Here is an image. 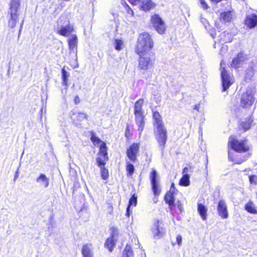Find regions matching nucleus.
<instances>
[{
	"mask_svg": "<svg viewBox=\"0 0 257 257\" xmlns=\"http://www.w3.org/2000/svg\"><path fill=\"white\" fill-rule=\"evenodd\" d=\"M153 45L154 42L150 35L148 33H143L138 37L135 51L138 55L148 53L151 52Z\"/></svg>",
	"mask_w": 257,
	"mask_h": 257,
	"instance_id": "1",
	"label": "nucleus"
},
{
	"mask_svg": "<svg viewBox=\"0 0 257 257\" xmlns=\"http://www.w3.org/2000/svg\"><path fill=\"white\" fill-rule=\"evenodd\" d=\"M140 58L139 59L138 68L140 70H147L152 68L154 64L155 57L152 52L145 53L143 55H139Z\"/></svg>",
	"mask_w": 257,
	"mask_h": 257,
	"instance_id": "2",
	"label": "nucleus"
},
{
	"mask_svg": "<svg viewBox=\"0 0 257 257\" xmlns=\"http://www.w3.org/2000/svg\"><path fill=\"white\" fill-rule=\"evenodd\" d=\"M228 144L232 149L237 152H246L249 150V146L246 140L238 141L234 137L229 138Z\"/></svg>",
	"mask_w": 257,
	"mask_h": 257,
	"instance_id": "3",
	"label": "nucleus"
},
{
	"mask_svg": "<svg viewBox=\"0 0 257 257\" xmlns=\"http://www.w3.org/2000/svg\"><path fill=\"white\" fill-rule=\"evenodd\" d=\"M224 66L225 64L222 61L220 63V70L223 91H226L233 82L232 76L228 74Z\"/></svg>",
	"mask_w": 257,
	"mask_h": 257,
	"instance_id": "4",
	"label": "nucleus"
},
{
	"mask_svg": "<svg viewBox=\"0 0 257 257\" xmlns=\"http://www.w3.org/2000/svg\"><path fill=\"white\" fill-rule=\"evenodd\" d=\"M254 88H250L242 94L241 99V105L243 107H249L252 105L255 101Z\"/></svg>",
	"mask_w": 257,
	"mask_h": 257,
	"instance_id": "5",
	"label": "nucleus"
},
{
	"mask_svg": "<svg viewBox=\"0 0 257 257\" xmlns=\"http://www.w3.org/2000/svg\"><path fill=\"white\" fill-rule=\"evenodd\" d=\"M151 24L158 33L163 34L166 31L165 23L159 15L155 14L153 15L151 19Z\"/></svg>",
	"mask_w": 257,
	"mask_h": 257,
	"instance_id": "6",
	"label": "nucleus"
},
{
	"mask_svg": "<svg viewBox=\"0 0 257 257\" xmlns=\"http://www.w3.org/2000/svg\"><path fill=\"white\" fill-rule=\"evenodd\" d=\"M156 139L159 144V148L163 151L165 148L167 140V130L164 127L157 128Z\"/></svg>",
	"mask_w": 257,
	"mask_h": 257,
	"instance_id": "7",
	"label": "nucleus"
},
{
	"mask_svg": "<svg viewBox=\"0 0 257 257\" xmlns=\"http://www.w3.org/2000/svg\"><path fill=\"white\" fill-rule=\"evenodd\" d=\"M107 160L108 157L106 144L105 143H102V144L100 145V150L98 153V157L96 160L97 164L99 167H101V166H104Z\"/></svg>",
	"mask_w": 257,
	"mask_h": 257,
	"instance_id": "8",
	"label": "nucleus"
},
{
	"mask_svg": "<svg viewBox=\"0 0 257 257\" xmlns=\"http://www.w3.org/2000/svg\"><path fill=\"white\" fill-rule=\"evenodd\" d=\"M111 230V235L106 239L104 244L105 247H106L110 252L112 251L113 248L115 245L118 235V231L115 228H112Z\"/></svg>",
	"mask_w": 257,
	"mask_h": 257,
	"instance_id": "9",
	"label": "nucleus"
},
{
	"mask_svg": "<svg viewBox=\"0 0 257 257\" xmlns=\"http://www.w3.org/2000/svg\"><path fill=\"white\" fill-rule=\"evenodd\" d=\"M157 176L158 174L156 170L153 169L152 172L150 174V178L152 186V189L155 195H159L161 192V190L157 181Z\"/></svg>",
	"mask_w": 257,
	"mask_h": 257,
	"instance_id": "10",
	"label": "nucleus"
},
{
	"mask_svg": "<svg viewBox=\"0 0 257 257\" xmlns=\"http://www.w3.org/2000/svg\"><path fill=\"white\" fill-rule=\"evenodd\" d=\"M152 231L155 237L160 238L165 233V229L162 226V222L157 220L152 228Z\"/></svg>",
	"mask_w": 257,
	"mask_h": 257,
	"instance_id": "11",
	"label": "nucleus"
},
{
	"mask_svg": "<svg viewBox=\"0 0 257 257\" xmlns=\"http://www.w3.org/2000/svg\"><path fill=\"white\" fill-rule=\"evenodd\" d=\"M217 212L218 215L222 219H227L228 217L227 205L225 202L223 200H220L217 206Z\"/></svg>",
	"mask_w": 257,
	"mask_h": 257,
	"instance_id": "12",
	"label": "nucleus"
},
{
	"mask_svg": "<svg viewBox=\"0 0 257 257\" xmlns=\"http://www.w3.org/2000/svg\"><path fill=\"white\" fill-rule=\"evenodd\" d=\"M88 115L83 112H73L71 115V118L73 120V123L77 125H80L82 120L87 119Z\"/></svg>",
	"mask_w": 257,
	"mask_h": 257,
	"instance_id": "13",
	"label": "nucleus"
},
{
	"mask_svg": "<svg viewBox=\"0 0 257 257\" xmlns=\"http://www.w3.org/2000/svg\"><path fill=\"white\" fill-rule=\"evenodd\" d=\"M246 59V56L243 53H239L238 54L237 57L233 59L231 66L235 69L240 68L244 64Z\"/></svg>",
	"mask_w": 257,
	"mask_h": 257,
	"instance_id": "14",
	"label": "nucleus"
},
{
	"mask_svg": "<svg viewBox=\"0 0 257 257\" xmlns=\"http://www.w3.org/2000/svg\"><path fill=\"white\" fill-rule=\"evenodd\" d=\"M139 145L134 143L127 150V156L132 161L136 160V156L139 151Z\"/></svg>",
	"mask_w": 257,
	"mask_h": 257,
	"instance_id": "15",
	"label": "nucleus"
},
{
	"mask_svg": "<svg viewBox=\"0 0 257 257\" xmlns=\"http://www.w3.org/2000/svg\"><path fill=\"white\" fill-rule=\"evenodd\" d=\"M36 181L39 186L43 188H47L50 184V179L43 173L39 175L36 178Z\"/></svg>",
	"mask_w": 257,
	"mask_h": 257,
	"instance_id": "16",
	"label": "nucleus"
},
{
	"mask_svg": "<svg viewBox=\"0 0 257 257\" xmlns=\"http://www.w3.org/2000/svg\"><path fill=\"white\" fill-rule=\"evenodd\" d=\"M135 115L136 123L138 126V131L139 132V135L141 136L145 126V116L143 113L135 114Z\"/></svg>",
	"mask_w": 257,
	"mask_h": 257,
	"instance_id": "17",
	"label": "nucleus"
},
{
	"mask_svg": "<svg viewBox=\"0 0 257 257\" xmlns=\"http://www.w3.org/2000/svg\"><path fill=\"white\" fill-rule=\"evenodd\" d=\"M244 24L249 28H253L257 25V16L255 14H248L244 21Z\"/></svg>",
	"mask_w": 257,
	"mask_h": 257,
	"instance_id": "18",
	"label": "nucleus"
},
{
	"mask_svg": "<svg viewBox=\"0 0 257 257\" xmlns=\"http://www.w3.org/2000/svg\"><path fill=\"white\" fill-rule=\"evenodd\" d=\"M77 37L76 35H71L68 39V45L70 51L74 53L77 52Z\"/></svg>",
	"mask_w": 257,
	"mask_h": 257,
	"instance_id": "19",
	"label": "nucleus"
},
{
	"mask_svg": "<svg viewBox=\"0 0 257 257\" xmlns=\"http://www.w3.org/2000/svg\"><path fill=\"white\" fill-rule=\"evenodd\" d=\"M174 184L173 183L172 184V187H174ZM165 201L169 204L170 208L172 210L174 207L175 206L174 204V196L173 194V192L172 191V188H171L169 192H167L165 196Z\"/></svg>",
	"mask_w": 257,
	"mask_h": 257,
	"instance_id": "20",
	"label": "nucleus"
},
{
	"mask_svg": "<svg viewBox=\"0 0 257 257\" xmlns=\"http://www.w3.org/2000/svg\"><path fill=\"white\" fill-rule=\"evenodd\" d=\"M81 253L83 257H94L92 244L86 243L82 247Z\"/></svg>",
	"mask_w": 257,
	"mask_h": 257,
	"instance_id": "21",
	"label": "nucleus"
},
{
	"mask_svg": "<svg viewBox=\"0 0 257 257\" xmlns=\"http://www.w3.org/2000/svg\"><path fill=\"white\" fill-rule=\"evenodd\" d=\"M9 13L10 14V19L9 20L8 25L11 28H14L19 21V15L16 12L9 11Z\"/></svg>",
	"mask_w": 257,
	"mask_h": 257,
	"instance_id": "22",
	"label": "nucleus"
},
{
	"mask_svg": "<svg viewBox=\"0 0 257 257\" xmlns=\"http://www.w3.org/2000/svg\"><path fill=\"white\" fill-rule=\"evenodd\" d=\"M141 8L144 11H150L156 6V4L151 0H142Z\"/></svg>",
	"mask_w": 257,
	"mask_h": 257,
	"instance_id": "23",
	"label": "nucleus"
},
{
	"mask_svg": "<svg viewBox=\"0 0 257 257\" xmlns=\"http://www.w3.org/2000/svg\"><path fill=\"white\" fill-rule=\"evenodd\" d=\"M74 31L73 27L69 25V23L65 26L61 27L58 30V33L61 36H66L67 34L71 33Z\"/></svg>",
	"mask_w": 257,
	"mask_h": 257,
	"instance_id": "24",
	"label": "nucleus"
},
{
	"mask_svg": "<svg viewBox=\"0 0 257 257\" xmlns=\"http://www.w3.org/2000/svg\"><path fill=\"white\" fill-rule=\"evenodd\" d=\"M232 12L231 11L224 12L220 15L219 20L222 23L230 22L232 18Z\"/></svg>",
	"mask_w": 257,
	"mask_h": 257,
	"instance_id": "25",
	"label": "nucleus"
},
{
	"mask_svg": "<svg viewBox=\"0 0 257 257\" xmlns=\"http://www.w3.org/2000/svg\"><path fill=\"white\" fill-rule=\"evenodd\" d=\"M153 118L154 119V125L157 128L164 127L162 120L159 112H154Z\"/></svg>",
	"mask_w": 257,
	"mask_h": 257,
	"instance_id": "26",
	"label": "nucleus"
},
{
	"mask_svg": "<svg viewBox=\"0 0 257 257\" xmlns=\"http://www.w3.org/2000/svg\"><path fill=\"white\" fill-rule=\"evenodd\" d=\"M20 0H11L9 11L18 12L20 6Z\"/></svg>",
	"mask_w": 257,
	"mask_h": 257,
	"instance_id": "27",
	"label": "nucleus"
},
{
	"mask_svg": "<svg viewBox=\"0 0 257 257\" xmlns=\"http://www.w3.org/2000/svg\"><path fill=\"white\" fill-rule=\"evenodd\" d=\"M144 103L143 99L138 100L135 104V114L143 113L142 106Z\"/></svg>",
	"mask_w": 257,
	"mask_h": 257,
	"instance_id": "28",
	"label": "nucleus"
},
{
	"mask_svg": "<svg viewBox=\"0 0 257 257\" xmlns=\"http://www.w3.org/2000/svg\"><path fill=\"white\" fill-rule=\"evenodd\" d=\"M198 211L201 215L203 220H205L206 219V211L207 209L205 206L201 204V203L198 204Z\"/></svg>",
	"mask_w": 257,
	"mask_h": 257,
	"instance_id": "29",
	"label": "nucleus"
},
{
	"mask_svg": "<svg viewBox=\"0 0 257 257\" xmlns=\"http://www.w3.org/2000/svg\"><path fill=\"white\" fill-rule=\"evenodd\" d=\"M245 209L250 213L257 214V210L252 202L249 201L246 204Z\"/></svg>",
	"mask_w": 257,
	"mask_h": 257,
	"instance_id": "30",
	"label": "nucleus"
},
{
	"mask_svg": "<svg viewBox=\"0 0 257 257\" xmlns=\"http://www.w3.org/2000/svg\"><path fill=\"white\" fill-rule=\"evenodd\" d=\"M137 203V198L134 195L130 199L128 205L126 208V214L127 216L130 215V210L132 206H135Z\"/></svg>",
	"mask_w": 257,
	"mask_h": 257,
	"instance_id": "31",
	"label": "nucleus"
},
{
	"mask_svg": "<svg viewBox=\"0 0 257 257\" xmlns=\"http://www.w3.org/2000/svg\"><path fill=\"white\" fill-rule=\"evenodd\" d=\"M133 251L131 246L126 245L122 253V257H133Z\"/></svg>",
	"mask_w": 257,
	"mask_h": 257,
	"instance_id": "32",
	"label": "nucleus"
},
{
	"mask_svg": "<svg viewBox=\"0 0 257 257\" xmlns=\"http://www.w3.org/2000/svg\"><path fill=\"white\" fill-rule=\"evenodd\" d=\"M190 176L189 175H183L182 178L180 181V184L184 186H187L190 184Z\"/></svg>",
	"mask_w": 257,
	"mask_h": 257,
	"instance_id": "33",
	"label": "nucleus"
},
{
	"mask_svg": "<svg viewBox=\"0 0 257 257\" xmlns=\"http://www.w3.org/2000/svg\"><path fill=\"white\" fill-rule=\"evenodd\" d=\"M62 74L63 85L67 87L68 86V78L69 76V74L63 68L62 69Z\"/></svg>",
	"mask_w": 257,
	"mask_h": 257,
	"instance_id": "34",
	"label": "nucleus"
},
{
	"mask_svg": "<svg viewBox=\"0 0 257 257\" xmlns=\"http://www.w3.org/2000/svg\"><path fill=\"white\" fill-rule=\"evenodd\" d=\"M115 49L117 51H120L123 46V41L121 40L115 39L114 42Z\"/></svg>",
	"mask_w": 257,
	"mask_h": 257,
	"instance_id": "35",
	"label": "nucleus"
},
{
	"mask_svg": "<svg viewBox=\"0 0 257 257\" xmlns=\"http://www.w3.org/2000/svg\"><path fill=\"white\" fill-rule=\"evenodd\" d=\"M100 168V172H101V176L103 180H106L108 177V170L104 167L101 166Z\"/></svg>",
	"mask_w": 257,
	"mask_h": 257,
	"instance_id": "36",
	"label": "nucleus"
},
{
	"mask_svg": "<svg viewBox=\"0 0 257 257\" xmlns=\"http://www.w3.org/2000/svg\"><path fill=\"white\" fill-rule=\"evenodd\" d=\"M228 159L232 162H234V164H241L243 161H244L246 160L245 158H243V159H241L240 160H234L233 158V156L230 152H228Z\"/></svg>",
	"mask_w": 257,
	"mask_h": 257,
	"instance_id": "37",
	"label": "nucleus"
},
{
	"mask_svg": "<svg viewBox=\"0 0 257 257\" xmlns=\"http://www.w3.org/2000/svg\"><path fill=\"white\" fill-rule=\"evenodd\" d=\"M91 141L93 142V143L96 145L99 144L100 145L102 144V142L98 138H97L95 135L92 134L91 137Z\"/></svg>",
	"mask_w": 257,
	"mask_h": 257,
	"instance_id": "38",
	"label": "nucleus"
},
{
	"mask_svg": "<svg viewBox=\"0 0 257 257\" xmlns=\"http://www.w3.org/2000/svg\"><path fill=\"white\" fill-rule=\"evenodd\" d=\"M253 66L254 64L253 63H251L248 68L247 69V77H251L253 75Z\"/></svg>",
	"mask_w": 257,
	"mask_h": 257,
	"instance_id": "39",
	"label": "nucleus"
},
{
	"mask_svg": "<svg viewBox=\"0 0 257 257\" xmlns=\"http://www.w3.org/2000/svg\"><path fill=\"white\" fill-rule=\"evenodd\" d=\"M126 171L127 172V175L130 176H132L134 173V167L133 165L128 163L126 166Z\"/></svg>",
	"mask_w": 257,
	"mask_h": 257,
	"instance_id": "40",
	"label": "nucleus"
},
{
	"mask_svg": "<svg viewBox=\"0 0 257 257\" xmlns=\"http://www.w3.org/2000/svg\"><path fill=\"white\" fill-rule=\"evenodd\" d=\"M252 120L249 119L246 122H243L242 124V126L245 131L248 130L250 127Z\"/></svg>",
	"mask_w": 257,
	"mask_h": 257,
	"instance_id": "41",
	"label": "nucleus"
},
{
	"mask_svg": "<svg viewBox=\"0 0 257 257\" xmlns=\"http://www.w3.org/2000/svg\"><path fill=\"white\" fill-rule=\"evenodd\" d=\"M125 10L126 11L127 13L128 14L131 15L132 16H133L134 12L133 10L126 4L125 7Z\"/></svg>",
	"mask_w": 257,
	"mask_h": 257,
	"instance_id": "42",
	"label": "nucleus"
},
{
	"mask_svg": "<svg viewBox=\"0 0 257 257\" xmlns=\"http://www.w3.org/2000/svg\"><path fill=\"white\" fill-rule=\"evenodd\" d=\"M249 181L251 184H256L257 182V177L256 176H250Z\"/></svg>",
	"mask_w": 257,
	"mask_h": 257,
	"instance_id": "43",
	"label": "nucleus"
},
{
	"mask_svg": "<svg viewBox=\"0 0 257 257\" xmlns=\"http://www.w3.org/2000/svg\"><path fill=\"white\" fill-rule=\"evenodd\" d=\"M179 210L180 213H181L183 211V208L182 207V203L180 201H178L176 204Z\"/></svg>",
	"mask_w": 257,
	"mask_h": 257,
	"instance_id": "44",
	"label": "nucleus"
},
{
	"mask_svg": "<svg viewBox=\"0 0 257 257\" xmlns=\"http://www.w3.org/2000/svg\"><path fill=\"white\" fill-rule=\"evenodd\" d=\"M199 1L201 3L202 7L205 10L207 9L208 5H207V4L205 2V1L204 0H199Z\"/></svg>",
	"mask_w": 257,
	"mask_h": 257,
	"instance_id": "45",
	"label": "nucleus"
},
{
	"mask_svg": "<svg viewBox=\"0 0 257 257\" xmlns=\"http://www.w3.org/2000/svg\"><path fill=\"white\" fill-rule=\"evenodd\" d=\"M176 241L178 244L180 246L182 244V236L181 235H178L176 237Z\"/></svg>",
	"mask_w": 257,
	"mask_h": 257,
	"instance_id": "46",
	"label": "nucleus"
},
{
	"mask_svg": "<svg viewBox=\"0 0 257 257\" xmlns=\"http://www.w3.org/2000/svg\"><path fill=\"white\" fill-rule=\"evenodd\" d=\"M130 3L134 5H136L140 1V0H128Z\"/></svg>",
	"mask_w": 257,
	"mask_h": 257,
	"instance_id": "47",
	"label": "nucleus"
},
{
	"mask_svg": "<svg viewBox=\"0 0 257 257\" xmlns=\"http://www.w3.org/2000/svg\"><path fill=\"white\" fill-rule=\"evenodd\" d=\"M74 102L76 104H77L80 102V99L78 96H76L75 97Z\"/></svg>",
	"mask_w": 257,
	"mask_h": 257,
	"instance_id": "48",
	"label": "nucleus"
},
{
	"mask_svg": "<svg viewBox=\"0 0 257 257\" xmlns=\"http://www.w3.org/2000/svg\"><path fill=\"white\" fill-rule=\"evenodd\" d=\"M188 171H189L188 168H187V167H185V168L183 169V175H188Z\"/></svg>",
	"mask_w": 257,
	"mask_h": 257,
	"instance_id": "49",
	"label": "nucleus"
},
{
	"mask_svg": "<svg viewBox=\"0 0 257 257\" xmlns=\"http://www.w3.org/2000/svg\"><path fill=\"white\" fill-rule=\"evenodd\" d=\"M19 177V169L17 170L15 173V176L14 178V181H16V180Z\"/></svg>",
	"mask_w": 257,
	"mask_h": 257,
	"instance_id": "50",
	"label": "nucleus"
},
{
	"mask_svg": "<svg viewBox=\"0 0 257 257\" xmlns=\"http://www.w3.org/2000/svg\"><path fill=\"white\" fill-rule=\"evenodd\" d=\"M199 104H196L195 105L194 109L199 111Z\"/></svg>",
	"mask_w": 257,
	"mask_h": 257,
	"instance_id": "51",
	"label": "nucleus"
},
{
	"mask_svg": "<svg viewBox=\"0 0 257 257\" xmlns=\"http://www.w3.org/2000/svg\"><path fill=\"white\" fill-rule=\"evenodd\" d=\"M222 49H224L225 50H226V49H227L226 46H223L222 47Z\"/></svg>",
	"mask_w": 257,
	"mask_h": 257,
	"instance_id": "52",
	"label": "nucleus"
},
{
	"mask_svg": "<svg viewBox=\"0 0 257 257\" xmlns=\"http://www.w3.org/2000/svg\"><path fill=\"white\" fill-rule=\"evenodd\" d=\"M216 26H217V28H220V27L219 24H217L216 23Z\"/></svg>",
	"mask_w": 257,
	"mask_h": 257,
	"instance_id": "53",
	"label": "nucleus"
}]
</instances>
